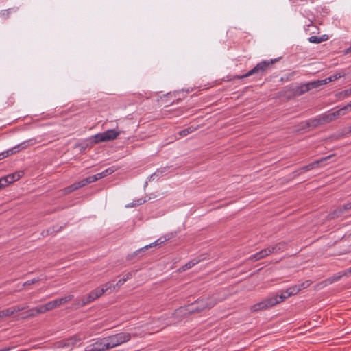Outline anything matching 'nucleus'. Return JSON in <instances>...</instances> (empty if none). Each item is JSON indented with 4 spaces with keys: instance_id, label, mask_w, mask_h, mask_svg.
Instances as JSON below:
<instances>
[{
    "instance_id": "obj_40",
    "label": "nucleus",
    "mask_w": 351,
    "mask_h": 351,
    "mask_svg": "<svg viewBox=\"0 0 351 351\" xmlns=\"http://www.w3.org/2000/svg\"><path fill=\"white\" fill-rule=\"evenodd\" d=\"M250 260H252V261H258V260H260V259H261V257H259V254H258V253H256V254H254L252 255V256L250 257Z\"/></svg>"
},
{
    "instance_id": "obj_23",
    "label": "nucleus",
    "mask_w": 351,
    "mask_h": 351,
    "mask_svg": "<svg viewBox=\"0 0 351 351\" xmlns=\"http://www.w3.org/2000/svg\"><path fill=\"white\" fill-rule=\"evenodd\" d=\"M114 171H115V168L114 167H111L99 173L101 175V178H103L106 177L107 176L112 174V173L114 172Z\"/></svg>"
},
{
    "instance_id": "obj_43",
    "label": "nucleus",
    "mask_w": 351,
    "mask_h": 351,
    "mask_svg": "<svg viewBox=\"0 0 351 351\" xmlns=\"http://www.w3.org/2000/svg\"><path fill=\"white\" fill-rule=\"evenodd\" d=\"M91 177H92V181L93 182L101 179V175L99 173H97L94 176H92Z\"/></svg>"
},
{
    "instance_id": "obj_19",
    "label": "nucleus",
    "mask_w": 351,
    "mask_h": 351,
    "mask_svg": "<svg viewBox=\"0 0 351 351\" xmlns=\"http://www.w3.org/2000/svg\"><path fill=\"white\" fill-rule=\"evenodd\" d=\"M300 291V288L298 285L289 287L285 290V293H287V295L291 296L293 295L297 294Z\"/></svg>"
},
{
    "instance_id": "obj_47",
    "label": "nucleus",
    "mask_w": 351,
    "mask_h": 351,
    "mask_svg": "<svg viewBox=\"0 0 351 351\" xmlns=\"http://www.w3.org/2000/svg\"><path fill=\"white\" fill-rule=\"evenodd\" d=\"M5 187V182L1 178H0V189Z\"/></svg>"
},
{
    "instance_id": "obj_39",
    "label": "nucleus",
    "mask_w": 351,
    "mask_h": 351,
    "mask_svg": "<svg viewBox=\"0 0 351 351\" xmlns=\"http://www.w3.org/2000/svg\"><path fill=\"white\" fill-rule=\"evenodd\" d=\"M75 184L78 189L85 186L86 185L85 179H83L80 182H76Z\"/></svg>"
},
{
    "instance_id": "obj_18",
    "label": "nucleus",
    "mask_w": 351,
    "mask_h": 351,
    "mask_svg": "<svg viewBox=\"0 0 351 351\" xmlns=\"http://www.w3.org/2000/svg\"><path fill=\"white\" fill-rule=\"evenodd\" d=\"M205 258H195L192 259L191 261H189L187 263H186L183 266V269L186 270L188 269H190L193 267L196 264L199 263L201 261L204 260Z\"/></svg>"
},
{
    "instance_id": "obj_29",
    "label": "nucleus",
    "mask_w": 351,
    "mask_h": 351,
    "mask_svg": "<svg viewBox=\"0 0 351 351\" xmlns=\"http://www.w3.org/2000/svg\"><path fill=\"white\" fill-rule=\"evenodd\" d=\"M308 41L312 43H320L323 42V39L319 38L317 36H312L308 38Z\"/></svg>"
},
{
    "instance_id": "obj_5",
    "label": "nucleus",
    "mask_w": 351,
    "mask_h": 351,
    "mask_svg": "<svg viewBox=\"0 0 351 351\" xmlns=\"http://www.w3.org/2000/svg\"><path fill=\"white\" fill-rule=\"evenodd\" d=\"M86 335L83 334H77L71 337L70 338L62 339L56 343L57 348L71 349L78 342L85 339Z\"/></svg>"
},
{
    "instance_id": "obj_26",
    "label": "nucleus",
    "mask_w": 351,
    "mask_h": 351,
    "mask_svg": "<svg viewBox=\"0 0 351 351\" xmlns=\"http://www.w3.org/2000/svg\"><path fill=\"white\" fill-rule=\"evenodd\" d=\"M73 298V295H69L61 298H58L59 304L61 305L71 301Z\"/></svg>"
},
{
    "instance_id": "obj_44",
    "label": "nucleus",
    "mask_w": 351,
    "mask_h": 351,
    "mask_svg": "<svg viewBox=\"0 0 351 351\" xmlns=\"http://www.w3.org/2000/svg\"><path fill=\"white\" fill-rule=\"evenodd\" d=\"M331 112L332 113V116L335 119L341 117L338 110Z\"/></svg>"
},
{
    "instance_id": "obj_48",
    "label": "nucleus",
    "mask_w": 351,
    "mask_h": 351,
    "mask_svg": "<svg viewBox=\"0 0 351 351\" xmlns=\"http://www.w3.org/2000/svg\"><path fill=\"white\" fill-rule=\"evenodd\" d=\"M85 180H86V185H87L88 184H90V183L93 182L92 181V177H91V176H89V177H88V178H85Z\"/></svg>"
},
{
    "instance_id": "obj_49",
    "label": "nucleus",
    "mask_w": 351,
    "mask_h": 351,
    "mask_svg": "<svg viewBox=\"0 0 351 351\" xmlns=\"http://www.w3.org/2000/svg\"><path fill=\"white\" fill-rule=\"evenodd\" d=\"M319 38L323 39V41H325L328 39V36L326 35H323L322 36L319 37Z\"/></svg>"
},
{
    "instance_id": "obj_51",
    "label": "nucleus",
    "mask_w": 351,
    "mask_h": 351,
    "mask_svg": "<svg viewBox=\"0 0 351 351\" xmlns=\"http://www.w3.org/2000/svg\"><path fill=\"white\" fill-rule=\"evenodd\" d=\"M349 110H351V101L346 105Z\"/></svg>"
},
{
    "instance_id": "obj_11",
    "label": "nucleus",
    "mask_w": 351,
    "mask_h": 351,
    "mask_svg": "<svg viewBox=\"0 0 351 351\" xmlns=\"http://www.w3.org/2000/svg\"><path fill=\"white\" fill-rule=\"evenodd\" d=\"M104 339H99L94 343L86 346L85 351H106Z\"/></svg>"
},
{
    "instance_id": "obj_14",
    "label": "nucleus",
    "mask_w": 351,
    "mask_h": 351,
    "mask_svg": "<svg viewBox=\"0 0 351 351\" xmlns=\"http://www.w3.org/2000/svg\"><path fill=\"white\" fill-rule=\"evenodd\" d=\"M36 143V139L33 138L29 140L25 141L17 145L12 148V152H17L23 149L27 148L29 146L34 145Z\"/></svg>"
},
{
    "instance_id": "obj_54",
    "label": "nucleus",
    "mask_w": 351,
    "mask_h": 351,
    "mask_svg": "<svg viewBox=\"0 0 351 351\" xmlns=\"http://www.w3.org/2000/svg\"><path fill=\"white\" fill-rule=\"evenodd\" d=\"M350 130H351V125H350Z\"/></svg>"
},
{
    "instance_id": "obj_25",
    "label": "nucleus",
    "mask_w": 351,
    "mask_h": 351,
    "mask_svg": "<svg viewBox=\"0 0 351 351\" xmlns=\"http://www.w3.org/2000/svg\"><path fill=\"white\" fill-rule=\"evenodd\" d=\"M194 130H195V128L193 127H189L186 129L180 130L178 132V134L180 135V136H185L188 135L189 134L193 132Z\"/></svg>"
},
{
    "instance_id": "obj_9",
    "label": "nucleus",
    "mask_w": 351,
    "mask_h": 351,
    "mask_svg": "<svg viewBox=\"0 0 351 351\" xmlns=\"http://www.w3.org/2000/svg\"><path fill=\"white\" fill-rule=\"evenodd\" d=\"M215 304V303L210 304L204 300H198L196 303L191 304L190 306H189V309H187V311L189 313L200 311L204 308H210Z\"/></svg>"
},
{
    "instance_id": "obj_53",
    "label": "nucleus",
    "mask_w": 351,
    "mask_h": 351,
    "mask_svg": "<svg viewBox=\"0 0 351 351\" xmlns=\"http://www.w3.org/2000/svg\"><path fill=\"white\" fill-rule=\"evenodd\" d=\"M347 52L351 53V44H350V46L349 47V48L347 49Z\"/></svg>"
},
{
    "instance_id": "obj_7",
    "label": "nucleus",
    "mask_w": 351,
    "mask_h": 351,
    "mask_svg": "<svg viewBox=\"0 0 351 351\" xmlns=\"http://www.w3.org/2000/svg\"><path fill=\"white\" fill-rule=\"evenodd\" d=\"M335 119V117H333L332 113L329 112L326 114H322V116H320L317 118L309 120L307 122V124L308 125V126L316 127L318 125L323 124L325 123H328Z\"/></svg>"
},
{
    "instance_id": "obj_6",
    "label": "nucleus",
    "mask_w": 351,
    "mask_h": 351,
    "mask_svg": "<svg viewBox=\"0 0 351 351\" xmlns=\"http://www.w3.org/2000/svg\"><path fill=\"white\" fill-rule=\"evenodd\" d=\"M278 304L276 298H270L268 297L262 301L254 304L251 306L250 310L252 312H258L270 308Z\"/></svg>"
},
{
    "instance_id": "obj_35",
    "label": "nucleus",
    "mask_w": 351,
    "mask_h": 351,
    "mask_svg": "<svg viewBox=\"0 0 351 351\" xmlns=\"http://www.w3.org/2000/svg\"><path fill=\"white\" fill-rule=\"evenodd\" d=\"M12 9H8V10H2L1 12V16L4 18V19H6L8 17L9 14H10V12L11 11Z\"/></svg>"
},
{
    "instance_id": "obj_13",
    "label": "nucleus",
    "mask_w": 351,
    "mask_h": 351,
    "mask_svg": "<svg viewBox=\"0 0 351 351\" xmlns=\"http://www.w3.org/2000/svg\"><path fill=\"white\" fill-rule=\"evenodd\" d=\"M23 175V171H17L14 173L8 174L1 178L5 182V186L19 180Z\"/></svg>"
},
{
    "instance_id": "obj_31",
    "label": "nucleus",
    "mask_w": 351,
    "mask_h": 351,
    "mask_svg": "<svg viewBox=\"0 0 351 351\" xmlns=\"http://www.w3.org/2000/svg\"><path fill=\"white\" fill-rule=\"evenodd\" d=\"M166 171L165 169H158L156 172H154L153 174L150 176L149 180L152 179H154L155 176H160L162 175L165 171Z\"/></svg>"
},
{
    "instance_id": "obj_21",
    "label": "nucleus",
    "mask_w": 351,
    "mask_h": 351,
    "mask_svg": "<svg viewBox=\"0 0 351 351\" xmlns=\"http://www.w3.org/2000/svg\"><path fill=\"white\" fill-rule=\"evenodd\" d=\"M145 202V199L143 198H140L136 200H134L132 203L128 204L125 205L126 208H133L136 206L141 205Z\"/></svg>"
},
{
    "instance_id": "obj_46",
    "label": "nucleus",
    "mask_w": 351,
    "mask_h": 351,
    "mask_svg": "<svg viewBox=\"0 0 351 351\" xmlns=\"http://www.w3.org/2000/svg\"><path fill=\"white\" fill-rule=\"evenodd\" d=\"M51 302L53 304V306L54 308L60 306V304H59L58 299L52 300Z\"/></svg>"
},
{
    "instance_id": "obj_50",
    "label": "nucleus",
    "mask_w": 351,
    "mask_h": 351,
    "mask_svg": "<svg viewBox=\"0 0 351 351\" xmlns=\"http://www.w3.org/2000/svg\"><path fill=\"white\" fill-rule=\"evenodd\" d=\"M9 350H10V347H6V348H4L0 350V351H9Z\"/></svg>"
},
{
    "instance_id": "obj_2",
    "label": "nucleus",
    "mask_w": 351,
    "mask_h": 351,
    "mask_svg": "<svg viewBox=\"0 0 351 351\" xmlns=\"http://www.w3.org/2000/svg\"><path fill=\"white\" fill-rule=\"evenodd\" d=\"M130 339L131 335L127 332H120L104 338L107 350L127 342Z\"/></svg>"
},
{
    "instance_id": "obj_27",
    "label": "nucleus",
    "mask_w": 351,
    "mask_h": 351,
    "mask_svg": "<svg viewBox=\"0 0 351 351\" xmlns=\"http://www.w3.org/2000/svg\"><path fill=\"white\" fill-rule=\"evenodd\" d=\"M36 309V307L31 308V309L28 310L27 311H26L25 313V315L24 317L27 318V317H34L36 315H38L37 311H35Z\"/></svg>"
},
{
    "instance_id": "obj_16",
    "label": "nucleus",
    "mask_w": 351,
    "mask_h": 351,
    "mask_svg": "<svg viewBox=\"0 0 351 351\" xmlns=\"http://www.w3.org/2000/svg\"><path fill=\"white\" fill-rule=\"evenodd\" d=\"M166 241V239H162V238H160L158 239H157L156 241L152 243L151 244L149 245H145L141 248H140L139 250L135 251L134 252V256H137L141 252H145L146 250H148L149 248H151L154 246H156V245H160L162 243H163L165 241Z\"/></svg>"
},
{
    "instance_id": "obj_28",
    "label": "nucleus",
    "mask_w": 351,
    "mask_h": 351,
    "mask_svg": "<svg viewBox=\"0 0 351 351\" xmlns=\"http://www.w3.org/2000/svg\"><path fill=\"white\" fill-rule=\"evenodd\" d=\"M258 254H259V257H261V258L262 259V258L266 257L267 256L271 254V251H270V250H269V248L268 247H267L265 249H263V250H261L258 252Z\"/></svg>"
},
{
    "instance_id": "obj_22",
    "label": "nucleus",
    "mask_w": 351,
    "mask_h": 351,
    "mask_svg": "<svg viewBox=\"0 0 351 351\" xmlns=\"http://www.w3.org/2000/svg\"><path fill=\"white\" fill-rule=\"evenodd\" d=\"M289 297V295H287V293H286L285 291H284L280 295H275L270 296V298H276V300L278 301V304H279Z\"/></svg>"
},
{
    "instance_id": "obj_42",
    "label": "nucleus",
    "mask_w": 351,
    "mask_h": 351,
    "mask_svg": "<svg viewBox=\"0 0 351 351\" xmlns=\"http://www.w3.org/2000/svg\"><path fill=\"white\" fill-rule=\"evenodd\" d=\"M341 94L344 95V97H348L351 95V88L347 90H343Z\"/></svg>"
},
{
    "instance_id": "obj_1",
    "label": "nucleus",
    "mask_w": 351,
    "mask_h": 351,
    "mask_svg": "<svg viewBox=\"0 0 351 351\" xmlns=\"http://www.w3.org/2000/svg\"><path fill=\"white\" fill-rule=\"evenodd\" d=\"M112 289V283L110 282H106L101 287H97L86 296H84L80 298L79 300L77 305L80 306H84L87 304H89L96 299L101 297L105 292L108 290Z\"/></svg>"
},
{
    "instance_id": "obj_15",
    "label": "nucleus",
    "mask_w": 351,
    "mask_h": 351,
    "mask_svg": "<svg viewBox=\"0 0 351 351\" xmlns=\"http://www.w3.org/2000/svg\"><path fill=\"white\" fill-rule=\"evenodd\" d=\"M351 209V202L344 204L343 206L339 207L332 213V217H341L344 213Z\"/></svg>"
},
{
    "instance_id": "obj_10",
    "label": "nucleus",
    "mask_w": 351,
    "mask_h": 351,
    "mask_svg": "<svg viewBox=\"0 0 351 351\" xmlns=\"http://www.w3.org/2000/svg\"><path fill=\"white\" fill-rule=\"evenodd\" d=\"M332 157H333V155L331 154V155H329L328 156H326V157H324L322 158H321L320 160H316L313 162H311L307 165H305L304 167H302L300 170L303 172H306V171H308L311 169H315V168H317L319 166H324V162H326L328 160H329L330 158H331Z\"/></svg>"
},
{
    "instance_id": "obj_37",
    "label": "nucleus",
    "mask_w": 351,
    "mask_h": 351,
    "mask_svg": "<svg viewBox=\"0 0 351 351\" xmlns=\"http://www.w3.org/2000/svg\"><path fill=\"white\" fill-rule=\"evenodd\" d=\"M341 116H343L345 115L348 111H349L348 108H347L346 105L344 106L343 107L341 108L340 109L338 110Z\"/></svg>"
},
{
    "instance_id": "obj_24",
    "label": "nucleus",
    "mask_w": 351,
    "mask_h": 351,
    "mask_svg": "<svg viewBox=\"0 0 351 351\" xmlns=\"http://www.w3.org/2000/svg\"><path fill=\"white\" fill-rule=\"evenodd\" d=\"M78 189L77 185L75 183L69 186L68 187H66L63 189V193L64 195L69 194L75 190Z\"/></svg>"
},
{
    "instance_id": "obj_36",
    "label": "nucleus",
    "mask_w": 351,
    "mask_h": 351,
    "mask_svg": "<svg viewBox=\"0 0 351 351\" xmlns=\"http://www.w3.org/2000/svg\"><path fill=\"white\" fill-rule=\"evenodd\" d=\"M39 281V279L38 278H34L32 280H27L26 282H25L23 283V286H28V285H33L36 282H38Z\"/></svg>"
},
{
    "instance_id": "obj_17",
    "label": "nucleus",
    "mask_w": 351,
    "mask_h": 351,
    "mask_svg": "<svg viewBox=\"0 0 351 351\" xmlns=\"http://www.w3.org/2000/svg\"><path fill=\"white\" fill-rule=\"evenodd\" d=\"M287 243L285 242H280L271 247H269L271 254L279 253L284 251L286 248Z\"/></svg>"
},
{
    "instance_id": "obj_33",
    "label": "nucleus",
    "mask_w": 351,
    "mask_h": 351,
    "mask_svg": "<svg viewBox=\"0 0 351 351\" xmlns=\"http://www.w3.org/2000/svg\"><path fill=\"white\" fill-rule=\"evenodd\" d=\"M35 311H37L38 314L44 313L47 311L45 304L37 306Z\"/></svg>"
},
{
    "instance_id": "obj_38",
    "label": "nucleus",
    "mask_w": 351,
    "mask_h": 351,
    "mask_svg": "<svg viewBox=\"0 0 351 351\" xmlns=\"http://www.w3.org/2000/svg\"><path fill=\"white\" fill-rule=\"evenodd\" d=\"M134 274V271H130V272H128L127 274H125L123 277L122 278L123 279H125V282L130 279Z\"/></svg>"
},
{
    "instance_id": "obj_45",
    "label": "nucleus",
    "mask_w": 351,
    "mask_h": 351,
    "mask_svg": "<svg viewBox=\"0 0 351 351\" xmlns=\"http://www.w3.org/2000/svg\"><path fill=\"white\" fill-rule=\"evenodd\" d=\"M8 151L0 153V160L8 156Z\"/></svg>"
},
{
    "instance_id": "obj_32",
    "label": "nucleus",
    "mask_w": 351,
    "mask_h": 351,
    "mask_svg": "<svg viewBox=\"0 0 351 351\" xmlns=\"http://www.w3.org/2000/svg\"><path fill=\"white\" fill-rule=\"evenodd\" d=\"M311 284V282L310 280H306L301 284L298 285V286L300 288V291L302 289L307 288L308 287L310 286Z\"/></svg>"
},
{
    "instance_id": "obj_34",
    "label": "nucleus",
    "mask_w": 351,
    "mask_h": 351,
    "mask_svg": "<svg viewBox=\"0 0 351 351\" xmlns=\"http://www.w3.org/2000/svg\"><path fill=\"white\" fill-rule=\"evenodd\" d=\"M125 282V279H120L115 285H112V288L114 289H116V288H119L121 286H122Z\"/></svg>"
},
{
    "instance_id": "obj_41",
    "label": "nucleus",
    "mask_w": 351,
    "mask_h": 351,
    "mask_svg": "<svg viewBox=\"0 0 351 351\" xmlns=\"http://www.w3.org/2000/svg\"><path fill=\"white\" fill-rule=\"evenodd\" d=\"M45 305V307H46V309L47 311H51L54 308L51 301L46 303Z\"/></svg>"
},
{
    "instance_id": "obj_52",
    "label": "nucleus",
    "mask_w": 351,
    "mask_h": 351,
    "mask_svg": "<svg viewBox=\"0 0 351 351\" xmlns=\"http://www.w3.org/2000/svg\"><path fill=\"white\" fill-rule=\"evenodd\" d=\"M347 272L351 274V267H350L345 273L344 275H346Z\"/></svg>"
},
{
    "instance_id": "obj_3",
    "label": "nucleus",
    "mask_w": 351,
    "mask_h": 351,
    "mask_svg": "<svg viewBox=\"0 0 351 351\" xmlns=\"http://www.w3.org/2000/svg\"><path fill=\"white\" fill-rule=\"evenodd\" d=\"M275 61L276 60H271L270 61L263 60L258 63L255 67L250 70L245 74L242 75H238L237 76V77L238 79H243L245 77H250L252 75H263L265 73V72L269 68V66L274 64Z\"/></svg>"
},
{
    "instance_id": "obj_12",
    "label": "nucleus",
    "mask_w": 351,
    "mask_h": 351,
    "mask_svg": "<svg viewBox=\"0 0 351 351\" xmlns=\"http://www.w3.org/2000/svg\"><path fill=\"white\" fill-rule=\"evenodd\" d=\"M24 309H25V306H16L0 311V319L4 317H10L17 312L23 311Z\"/></svg>"
},
{
    "instance_id": "obj_4",
    "label": "nucleus",
    "mask_w": 351,
    "mask_h": 351,
    "mask_svg": "<svg viewBox=\"0 0 351 351\" xmlns=\"http://www.w3.org/2000/svg\"><path fill=\"white\" fill-rule=\"evenodd\" d=\"M121 132L114 129L108 130L105 132L98 133L91 137L92 141L95 143L101 142L111 141L116 139L120 134Z\"/></svg>"
},
{
    "instance_id": "obj_8",
    "label": "nucleus",
    "mask_w": 351,
    "mask_h": 351,
    "mask_svg": "<svg viewBox=\"0 0 351 351\" xmlns=\"http://www.w3.org/2000/svg\"><path fill=\"white\" fill-rule=\"evenodd\" d=\"M327 82L328 79L310 82L308 83L302 85L298 88V91L300 92V94H302L313 88H317L322 85H324L327 84Z\"/></svg>"
},
{
    "instance_id": "obj_30",
    "label": "nucleus",
    "mask_w": 351,
    "mask_h": 351,
    "mask_svg": "<svg viewBox=\"0 0 351 351\" xmlns=\"http://www.w3.org/2000/svg\"><path fill=\"white\" fill-rule=\"evenodd\" d=\"M344 76V73H337V74H335V75H332L331 76H330L328 79V81L329 82H332V81H335L337 79H339L341 78V77Z\"/></svg>"
},
{
    "instance_id": "obj_20",
    "label": "nucleus",
    "mask_w": 351,
    "mask_h": 351,
    "mask_svg": "<svg viewBox=\"0 0 351 351\" xmlns=\"http://www.w3.org/2000/svg\"><path fill=\"white\" fill-rule=\"evenodd\" d=\"M342 276H343V274H337L334 275L333 276L327 278L325 280V284L326 285H331L333 282L339 280L341 279V278L342 277Z\"/></svg>"
}]
</instances>
